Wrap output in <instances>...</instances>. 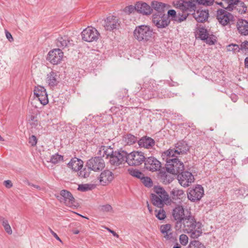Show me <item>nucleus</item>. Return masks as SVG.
<instances>
[{"label": "nucleus", "mask_w": 248, "mask_h": 248, "mask_svg": "<svg viewBox=\"0 0 248 248\" xmlns=\"http://www.w3.org/2000/svg\"><path fill=\"white\" fill-rule=\"evenodd\" d=\"M196 1L192 0L185 1L184 0H179L173 2L174 6L181 10L182 15L180 16L181 14L179 13V16L176 15V11L174 10H170L168 12V16H170L171 19L180 23L185 20L188 15H190V12L194 10L195 8Z\"/></svg>", "instance_id": "f257e3e1"}, {"label": "nucleus", "mask_w": 248, "mask_h": 248, "mask_svg": "<svg viewBox=\"0 0 248 248\" xmlns=\"http://www.w3.org/2000/svg\"><path fill=\"white\" fill-rule=\"evenodd\" d=\"M166 152L162 153L161 156L162 159L166 162V170L172 174L179 173L184 170V165L183 163L179 160L177 156L173 154L169 155H164Z\"/></svg>", "instance_id": "f03ea898"}, {"label": "nucleus", "mask_w": 248, "mask_h": 248, "mask_svg": "<svg viewBox=\"0 0 248 248\" xmlns=\"http://www.w3.org/2000/svg\"><path fill=\"white\" fill-rule=\"evenodd\" d=\"M153 35V30L149 26L145 25L137 26L133 31L134 38L140 42L149 41L152 39Z\"/></svg>", "instance_id": "7ed1b4c3"}, {"label": "nucleus", "mask_w": 248, "mask_h": 248, "mask_svg": "<svg viewBox=\"0 0 248 248\" xmlns=\"http://www.w3.org/2000/svg\"><path fill=\"white\" fill-rule=\"evenodd\" d=\"M151 196L153 205L159 208H162L169 199V195L167 192L160 186L154 188V193H152Z\"/></svg>", "instance_id": "20e7f679"}, {"label": "nucleus", "mask_w": 248, "mask_h": 248, "mask_svg": "<svg viewBox=\"0 0 248 248\" xmlns=\"http://www.w3.org/2000/svg\"><path fill=\"white\" fill-rule=\"evenodd\" d=\"M107 156H110L109 162L114 166H118L124 161H126L127 153L124 151L113 152L112 149H108V151H105Z\"/></svg>", "instance_id": "39448f33"}, {"label": "nucleus", "mask_w": 248, "mask_h": 248, "mask_svg": "<svg viewBox=\"0 0 248 248\" xmlns=\"http://www.w3.org/2000/svg\"><path fill=\"white\" fill-rule=\"evenodd\" d=\"M56 197L60 202L64 204L67 206L70 207L77 206V203L73 195L67 190H61L60 195H56Z\"/></svg>", "instance_id": "423d86ee"}, {"label": "nucleus", "mask_w": 248, "mask_h": 248, "mask_svg": "<svg viewBox=\"0 0 248 248\" xmlns=\"http://www.w3.org/2000/svg\"><path fill=\"white\" fill-rule=\"evenodd\" d=\"M144 153L141 152L134 151L127 153L126 162L130 166H139L145 160Z\"/></svg>", "instance_id": "0eeeda50"}, {"label": "nucleus", "mask_w": 248, "mask_h": 248, "mask_svg": "<svg viewBox=\"0 0 248 248\" xmlns=\"http://www.w3.org/2000/svg\"><path fill=\"white\" fill-rule=\"evenodd\" d=\"M188 150L189 146L187 143L185 141L182 140L176 143L174 148H170L166 151V154L164 155L170 156V155L173 154V155L178 157L180 155L186 154Z\"/></svg>", "instance_id": "6e6552de"}, {"label": "nucleus", "mask_w": 248, "mask_h": 248, "mask_svg": "<svg viewBox=\"0 0 248 248\" xmlns=\"http://www.w3.org/2000/svg\"><path fill=\"white\" fill-rule=\"evenodd\" d=\"M81 37L83 40L87 42H96L100 33L95 28L88 27L82 31Z\"/></svg>", "instance_id": "1a4fd4ad"}, {"label": "nucleus", "mask_w": 248, "mask_h": 248, "mask_svg": "<svg viewBox=\"0 0 248 248\" xmlns=\"http://www.w3.org/2000/svg\"><path fill=\"white\" fill-rule=\"evenodd\" d=\"M199 221H196L195 217L191 215L190 212L187 211L185 218L182 221L181 228L178 230L186 233V232H190L194 227L197 226Z\"/></svg>", "instance_id": "9d476101"}, {"label": "nucleus", "mask_w": 248, "mask_h": 248, "mask_svg": "<svg viewBox=\"0 0 248 248\" xmlns=\"http://www.w3.org/2000/svg\"><path fill=\"white\" fill-rule=\"evenodd\" d=\"M217 19L221 25L230 26L233 21V15L224 9H219L217 11Z\"/></svg>", "instance_id": "9b49d317"}, {"label": "nucleus", "mask_w": 248, "mask_h": 248, "mask_svg": "<svg viewBox=\"0 0 248 248\" xmlns=\"http://www.w3.org/2000/svg\"><path fill=\"white\" fill-rule=\"evenodd\" d=\"M204 195L203 188L201 185L190 188L187 193V198L191 202L200 201Z\"/></svg>", "instance_id": "f8f14e48"}, {"label": "nucleus", "mask_w": 248, "mask_h": 248, "mask_svg": "<svg viewBox=\"0 0 248 248\" xmlns=\"http://www.w3.org/2000/svg\"><path fill=\"white\" fill-rule=\"evenodd\" d=\"M152 21L158 28H165L170 23L169 17L164 13L154 14Z\"/></svg>", "instance_id": "ddd939ff"}, {"label": "nucleus", "mask_w": 248, "mask_h": 248, "mask_svg": "<svg viewBox=\"0 0 248 248\" xmlns=\"http://www.w3.org/2000/svg\"><path fill=\"white\" fill-rule=\"evenodd\" d=\"M86 166L94 171L101 170L105 167L104 160L100 157H95L88 160Z\"/></svg>", "instance_id": "4468645a"}, {"label": "nucleus", "mask_w": 248, "mask_h": 248, "mask_svg": "<svg viewBox=\"0 0 248 248\" xmlns=\"http://www.w3.org/2000/svg\"><path fill=\"white\" fill-rule=\"evenodd\" d=\"M172 216L176 221L175 223L176 230L178 231L181 228L182 221L186 217L183 206L181 205L176 206L173 210Z\"/></svg>", "instance_id": "2eb2a0df"}, {"label": "nucleus", "mask_w": 248, "mask_h": 248, "mask_svg": "<svg viewBox=\"0 0 248 248\" xmlns=\"http://www.w3.org/2000/svg\"><path fill=\"white\" fill-rule=\"evenodd\" d=\"M176 175H177V179L179 184L183 187L188 186L194 181L192 174L187 171H182Z\"/></svg>", "instance_id": "dca6fc26"}, {"label": "nucleus", "mask_w": 248, "mask_h": 248, "mask_svg": "<svg viewBox=\"0 0 248 248\" xmlns=\"http://www.w3.org/2000/svg\"><path fill=\"white\" fill-rule=\"evenodd\" d=\"M63 57V53L60 48L54 49L50 51L47 55V60L52 64H59Z\"/></svg>", "instance_id": "f3484780"}, {"label": "nucleus", "mask_w": 248, "mask_h": 248, "mask_svg": "<svg viewBox=\"0 0 248 248\" xmlns=\"http://www.w3.org/2000/svg\"><path fill=\"white\" fill-rule=\"evenodd\" d=\"M33 93L43 105H46L48 103L47 94L44 87L42 86L35 87Z\"/></svg>", "instance_id": "a211bd4d"}, {"label": "nucleus", "mask_w": 248, "mask_h": 248, "mask_svg": "<svg viewBox=\"0 0 248 248\" xmlns=\"http://www.w3.org/2000/svg\"><path fill=\"white\" fill-rule=\"evenodd\" d=\"M144 165L147 170L153 172L159 170L161 168V163L153 156L146 158Z\"/></svg>", "instance_id": "6ab92c4d"}, {"label": "nucleus", "mask_w": 248, "mask_h": 248, "mask_svg": "<svg viewBox=\"0 0 248 248\" xmlns=\"http://www.w3.org/2000/svg\"><path fill=\"white\" fill-rule=\"evenodd\" d=\"M120 22L118 18L114 16H109L104 21V26L107 31H113L118 28Z\"/></svg>", "instance_id": "aec40b11"}, {"label": "nucleus", "mask_w": 248, "mask_h": 248, "mask_svg": "<svg viewBox=\"0 0 248 248\" xmlns=\"http://www.w3.org/2000/svg\"><path fill=\"white\" fill-rule=\"evenodd\" d=\"M113 179V174L109 170H105L100 175L99 182L101 185L105 186L109 184Z\"/></svg>", "instance_id": "412c9836"}, {"label": "nucleus", "mask_w": 248, "mask_h": 248, "mask_svg": "<svg viewBox=\"0 0 248 248\" xmlns=\"http://www.w3.org/2000/svg\"><path fill=\"white\" fill-rule=\"evenodd\" d=\"M135 9L143 15H149L152 13V8L146 3L142 1L137 2Z\"/></svg>", "instance_id": "4be33fe9"}, {"label": "nucleus", "mask_w": 248, "mask_h": 248, "mask_svg": "<svg viewBox=\"0 0 248 248\" xmlns=\"http://www.w3.org/2000/svg\"><path fill=\"white\" fill-rule=\"evenodd\" d=\"M195 9L192 12H190V14L199 22H203L205 21L208 17V12L205 10H198L195 11Z\"/></svg>", "instance_id": "5701e85b"}, {"label": "nucleus", "mask_w": 248, "mask_h": 248, "mask_svg": "<svg viewBox=\"0 0 248 248\" xmlns=\"http://www.w3.org/2000/svg\"><path fill=\"white\" fill-rule=\"evenodd\" d=\"M170 196L172 200L180 202L185 197V195L182 189L175 187L170 191Z\"/></svg>", "instance_id": "b1692460"}, {"label": "nucleus", "mask_w": 248, "mask_h": 248, "mask_svg": "<svg viewBox=\"0 0 248 248\" xmlns=\"http://www.w3.org/2000/svg\"><path fill=\"white\" fill-rule=\"evenodd\" d=\"M83 161L77 157L72 158L67 164L68 167L75 171L80 170L83 167Z\"/></svg>", "instance_id": "393cba45"}, {"label": "nucleus", "mask_w": 248, "mask_h": 248, "mask_svg": "<svg viewBox=\"0 0 248 248\" xmlns=\"http://www.w3.org/2000/svg\"><path fill=\"white\" fill-rule=\"evenodd\" d=\"M59 76L57 73L52 71L46 76V82L50 87H53L59 83Z\"/></svg>", "instance_id": "a878e982"}, {"label": "nucleus", "mask_w": 248, "mask_h": 248, "mask_svg": "<svg viewBox=\"0 0 248 248\" xmlns=\"http://www.w3.org/2000/svg\"><path fill=\"white\" fill-rule=\"evenodd\" d=\"M190 237L193 239L198 238L202 234V224L201 223H198L197 226L192 228L190 232H186Z\"/></svg>", "instance_id": "bb28decb"}, {"label": "nucleus", "mask_w": 248, "mask_h": 248, "mask_svg": "<svg viewBox=\"0 0 248 248\" xmlns=\"http://www.w3.org/2000/svg\"><path fill=\"white\" fill-rule=\"evenodd\" d=\"M72 41L67 36H60L57 40L56 45L59 48L63 49L71 46Z\"/></svg>", "instance_id": "cd10ccee"}, {"label": "nucleus", "mask_w": 248, "mask_h": 248, "mask_svg": "<svg viewBox=\"0 0 248 248\" xmlns=\"http://www.w3.org/2000/svg\"><path fill=\"white\" fill-rule=\"evenodd\" d=\"M138 144L140 147L149 149L155 144L154 140L150 137H143L138 141Z\"/></svg>", "instance_id": "c85d7f7f"}, {"label": "nucleus", "mask_w": 248, "mask_h": 248, "mask_svg": "<svg viewBox=\"0 0 248 248\" xmlns=\"http://www.w3.org/2000/svg\"><path fill=\"white\" fill-rule=\"evenodd\" d=\"M197 33L199 34V37L202 40H206L207 43L209 45L214 44V41L208 37L207 30L204 28L199 27L197 30Z\"/></svg>", "instance_id": "c756f323"}, {"label": "nucleus", "mask_w": 248, "mask_h": 248, "mask_svg": "<svg viewBox=\"0 0 248 248\" xmlns=\"http://www.w3.org/2000/svg\"><path fill=\"white\" fill-rule=\"evenodd\" d=\"M174 175H176V174L170 173L166 170V171L161 170L159 173L160 179L162 182L166 185L170 184L172 181L174 179Z\"/></svg>", "instance_id": "7c9ffc66"}, {"label": "nucleus", "mask_w": 248, "mask_h": 248, "mask_svg": "<svg viewBox=\"0 0 248 248\" xmlns=\"http://www.w3.org/2000/svg\"><path fill=\"white\" fill-rule=\"evenodd\" d=\"M238 31L241 34L248 35V22L245 20H239L237 24Z\"/></svg>", "instance_id": "2f4dec72"}, {"label": "nucleus", "mask_w": 248, "mask_h": 248, "mask_svg": "<svg viewBox=\"0 0 248 248\" xmlns=\"http://www.w3.org/2000/svg\"><path fill=\"white\" fill-rule=\"evenodd\" d=\"M160 231L164 234V237L167 239H170L172 237L171 232V226L170 224L162 225L160 226Z\"/></svg>", "instance_id": "473e14b6"}, {"label": "nucleus", "mask_w": 248, "mask_h": 248, "mask_svg": "<svg viewBox=\"0 0 248 248\" xmlns=\"http://www.w3.org/2000/svg\"><path fill=\"white\" fill-rule=\"evenodd\" d=\"M123 140L125 145H131L138 141V138L131 134H128L123 136Z\"/></svg>", "instance_id": "72a5a7b5"}, {"label": "nucleus", "mask_w": 248, "mask_h": 248, "mask_svg": "<svg viewBox=\"0 0 248 248\" xmlns=\"http://www.w3.org/2000/svg\"><path fill=\"white\" fill-rule=\"evenodd\" d=\"M152 8L158 12L157 13H163L165 4L162 2L154 1L152 2Z\"/></svg>", "instance_id": "f704fd0d"}, {"label": "nucleus", "mask_w": 248, "mask_h": 248, "mask_svg": "<svg viewBox=\"0 0 248 248\" xmlns=\"http://www.w3.org/2000/svg\"><path fill=\"white\" fill-rule=\"evenodd\" d=\"M235 3L237 4L234 6L231 7L230 10L232 11L234 9H236L239 13L242 14L246 13L247 11V7L245 6L244 3L243 4H241L240 3H238V2H235Z\"/></svg>", "instance_id": "c9c22d12"}, {"label": "nucleus", "mask_w": 248, "mask_h": 248, "mask_svg": "<svg viewBox=\"0 0 248 248\" xmlns=\"http://www.w3.org/2000/svg\"><path fill=\"white\" fill-rule=\"evenodd\" d=\"M0 221L6 232L9 234H11L12 233V230L8 220L5 218L1 217H0Z\"/></svg>", "instance_id": "e433bc0d"}, {"label": "nucleus", "mask_w": 248, "mask_h": 248, "mask_svg": "<svg viewBox=\"0 0 248 248\" xmlns=\"http://www.w3.org/2000/svg\"><path fill=\"white\" fill-rule=\"evenodd\" d=\"M62 160L63 156L60 155L58 154H55L51 156L50 161H47V162H50L54 164H56Z\"/></svg>", "instance_id": "4c0bfd02"}, {"label": "nucleus", "mask_w": 248, "mask_h": 248, "mask_svg": "<svg viewBox=\"0 0 248 248\" xmlns=\"http://www.w3.org/2000/svg\"><path fill=\"white\" fill-rule=\"evenodd\" d=\"M155 216L159 220H164L166 217V212L162 208L155 210Z\"/></svg>", "instance_id": "58836bf2"}, {"label": "nucleus", "mask_w": 248, "mask_h": 248, "mask_svg": "<svg viewBox=\"0 0 248 248\" xmlns=\"http://www.w3.org/2000/svg\"><path fill=\"white\" fill-rule=\"evenodd\" d=\"M128 170L129 173L131 175L137 178H139L140 179L142 176L143 175V174L141 172L136 169H129Z\"/></svg>", "instance_id": "ea45409f"}, {"label": "nucleus", "mask_w": 248, "mask_h": 248, "mask_svg": "<svg viewBox=\"0 0 248 248\" xmlns=\"http://www.w3.org/2000/svg\"><path fill=\"white\" fill-rule=\"evenodd\" d=\"M188 248H206L203 244L199 241L194 240L191 241Z\"/></svg>", "instance_id": "a19ab883"}, {"label": "nucleus", "mask_w": 248, "mask_h": 248, "mask_svg": "<svg viewBox=\"0 0 248 248\" xmlns=\"http://www.w3.org/2000/svg\"><path fill=\"white\" fill-rule=\"evenodd\" d=\"M142 183L144 185V186L146 187H150L153 185V182L152 180L149 177H145L144 175L142 176L141 178L140 179Z\"/></svg>", "instance_id": "79ce46f5"}, {"label": "nucleus", "mask_w": 248, "mask_h": 248, "mask_svg": "<svg viewBox=\"0 0 248 248\" xmlns=\"http://www.w3.org/2000/svg\"><path fill=\"white\" fill-rule=\"evenodd\" d=\"M227 48L228 51H232L233 53L238 52L241 50L240 46L233 44L227 46Z\"/></svg>", "instance_id": "37998d69"}, {"label": "nucleus", "mask_w": 248, "mask_h": 248, "mask_svg": "<svg viewBox=\"0 0 248 248\" xmlns=\"http://www.w3.org/2000/svg\"><path fill=\"white\" fill-rule=\"evenodd\" d=\"M90 173L89 169L84 168L78 172V175L81 178H87L89 176Z\"/></svg>", "instance_id": "c03bdc74"}, {"label": "nucleus", "mask_w": 248, "mask_h": 248, "mask_svg": "<svg viewBox=\"0 0 248 248\" xmlns=\"http://www.w3.org/2000/svg\"><path fill=\"white\" fill-rule=\"evenodd\" d=\"M92 187V185L90 184H81L78 186V189L79 191L84 192L91 190Z\"/></svg>", "instance_id": "a18cd8bd"}, {"label": "nucleus", "mask_w": 248, "mask_h": 248, "mask_svg": "<svg viewBox=\"0 0 248 248\" xmlns=\"http://www.w3.org/2000/svg\"><path fill=\"white\" fill-rule=\"evenodd\" d=\"M179 241L181 245L186 246L188 242V236L185 234H182L180 235Z\"/></svg>", "instance_id": "49530a36"}, {"label": "nucleus", "mask_w": 248, "mask_h": 248, "mask_svg": "<svg viewBox=\"0 0 248 248\" xmlns=\"http://www.w3.org/2000/svg\"><path fill=\"white\" fill-rule=\"evenodd\" d=\"M100 211L103 212H108L112 210L111 206L109 204L100 205L99 207Z\"/></svg>", "instance_id": "de8ad7c7"}, {"label": "nucleus", "mask_w": 248, "mask_h": 248, "mask_svg": "<svg viewBox=\"0 0 248 248\" xmlns=\"http://www.w3.org/2000/svg\"><path fill=\"white\" fill-rule=\"evenodd\" d=\"M37 142V139L34 135H32L30 137L29 139V142L32 146L36 145Z\"/></svg>", "instance_id": "09e8293b"}, {"label": "nucleus", "mask_w": 248, "mask_h": 248, "mask_svg": "<svg viewBox=\"0 0 248 248\" xmlns=\"http://www.w3.org/2000/svg\"><path fill=\"white\" fill-rule=\"evenodd\" d=\"M237 194H239L240 195H242L243 196L245 195H248V189L246 190L245 187H241L238 190V193H236Z\"/></svg>", "instance_id": "8fccbe9b"}, {"label": "nucleus", "mask_w": 248, "mask_h": 248, "mask_svg": "<svg viewBox=\"0 0 248 248\" xmlns=\"http://www.w3.org/2000/svg\"><path fill=\"white\" fill-rule=\"evenodd\" d=\"M240 48L241 50H248V41H245L242 42L240 45Z\"/></svg>", "instance_id": "3c124183"}, {"label": "nucleus", "mask_w": 248, "mask_h": 248, "mask_svg": "<svg viewBox=\"0 0 248 248\" xmlns=\"http://www.w3.org/2000/svg\"><path fill=\"white\" fill-rule=\"evenodd\" d=\"M4 185L7 188H11L13 186L12 182L10 180H6L4 182Z\"/></svg>", "instance_id": "603ef678"}, {"label": "nucleus", "mask_w": 248, "mask_h": 248, "mask_svg": "<svg viewBox=\"0 0 248 248\" xmlns=\"http://www.w3.org/2000/svg\"><path fill=\"white\" fill-rule=\"evenodd\" d=\"M6 36L7 38L8 39V40L10 42H12L13 41V38L12 37V36L11 34L8 31H6L5 32Z\"/></svg>", "instance_id": "864d4df0"}, {"label": "nucleus", "mask_w": 248, "mask_h": 248, "mask_svg": "<svg viewBox=\"0 0 248 248\" xmlns=\"http://www.w3.org/2000/svg\"><path fill=\"white\" fill-rule=\"evenodd\" d=\"M50 232L53 235V236L58 240L60 241V242H62L61 239L58 236V235L54 232H53L51 229H49Z\"/></svg>", "instance_id": "5fc2aeb1"}, {"label": "nucleus", "mask_w": 248, "mask_h": 248, "mask_svg": "<svg viewBox=\"0 0 248 248\" xmlns=\"http://www.w3.org/2000/svg\"><path fill=\"white\" fill-rule=\"evenodd\" d=\"M231 99H232V100L234 102H235L237 101V98H238V97L235 94H232V95L231 97Z\"/></svg>", "instance_id": "6e6d98bb"}, {"label": "nucleus", "mask_w": 248, "mask_h": 248, "mask_svg": "<svg viewBox=\"0 0 248 248\" xmlns=\"http://www.w3.org/2000/svg\"><path fill=\"white\" fill-rule=\"evenodd\" d=\"M128 10V12L131 13L134 10V8L132 5H129L126 7Z\"/></svg>", "instance_id": "4d7b16f0"}, {"label": "nucleus", "mask_w": 248, "mask_h": 248, "mask_svg": "<svg viewBox=\"0 0 248 248\" xmlns=\"http://www.w3.org/2000/svg\"><path fill=\"white\" fill-rule=\"evenodd\" d=\"M108 229L109 231V232H110L113 234V236L118 237V236H119L114 231L111 230L109 229Z\"/></svg>", "instance_id": "13d9d810"}, {"label": "nucleus", "mask_w": 248, "mask_h": 248, "mask_svg": "<svg viewBox=\"0 0 248 248\" xmlns=\"http://www.w3.org/2000/svg\"><path fill=\"white\" fill-rule=\"evenodd\" d=\"M244 63L245 67L248 68V57L245 58Z\"/></svg>", "instance_id": "bf43d9fd"}, {"label": "nucleus", "mask_w": 248, "mask_h": 248, "mask_svg": "<svg viewBox=\"0 0 248 248\" xmlns=\"http://www.w3.org/2000/svg\"><path fill=\"white\" fill-rule=\"evenodd\" d=\"M31 186H33V187L35 188H37L38 189H41V188L39 186H37V185H31Z\"/></svg>", "instance_id": "052dcab7"}, {"label": "nucleus", "mask_w": 248, "mask_h": 248, "mask_svg": "<svg viewBox=\"0 0 248 248\" xmlns=\"http://www.w3.org/2000/svg\"><path fill=\"white\" fill-rule=\"evenodd\" d=\"M79 232V231L78 230H73V233L74 234H78V233Z\"/></svg>", "instance_id": "680f3d73"}, {"label": "nucleus", "mask_w": 248, "mask_h": 248, "mask_svg": "<svg viewBox=\"0 0 248 248\" xmlns=\"http://www.w3.org/2000/svg\"><path fill=\"white\" fill-rule=\"evenodd\" d=\"M243 163L244 164H246V163H248V158L245 159L244 161H243Z\"/></svg>", "instance_id": "e2e57ef3"}, {"label": "nucleus", "mask_w": 248, "mask_h": 248, "mask_svg": "<svg viewBox=\"0 0 248 248\" xmlns=\"http://www.w3.org/2000/svg\"><path fill=\"white\" fill-rule=\"evenodd\" d=\"M147 206H148V209L149 212L150 213H151L152 212V209H151V207H150L149 205L148 204Z\"/></svg>", "instance_id": "0e129e2a"}, {"label": "nucleus", "mask_w": 248, "mask_h": 248, "mask_svg": "<svg viewBox=\"0 0 248 248\" xmlns=\"http://www.w3.org/2000/svg\"><path fill=\"white\" fill-rule=\"evenodd\" d=\"M173 248H181V247H180V246H179L177 245V246H175L173 247Z\"/></svg>", "instance_id": "69168bd1"}, {"label": "nucleus", "mask_w": 248, "mask_h": 248, "mask_svg": "<svg viewBox=\"0 0 248 248\" xmlns=\"http://www.w3.org/2000/svg\"><path fill=\"white\" fill-rule=\"evenodd\" d=\"M0 141H4V139L1 136H0Z\"/></svg>", "instance_id": "338daca9"}, {"label": "nucleus", "mask_w": 248, "mask_h": 248, "mask_svg": "<svg viewBox=\"0 0 248 248\" xmlns=\"http://www.w3.org/2000/svg\"><path fill=\"white\" fill-rule=\"evenodd\" d=\"M222 3H219V4H220V5H222Z\"/></svg>", "instance_id": "774afa93"}]
</instances>
